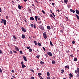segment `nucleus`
Wrapping results in <instances>:
<instances>
[{
	"mask_svg": "<svg viewBox=\"0 0 79 79\" xmlns=\"http://www.w3.org/2000/svg\"><path fill=\"white\" fill-rule=\"evenodd\" d=\"M1 23H4V25L6 26V21L5 19H2L1 21Z\"/></svg>",
	"mask_w": 79,
	"mask_h": 79,
	"instance_id": "1",
	"label": "nucleus"
},
{
	"mask_svg": "<svg viewBox=\"0 0 79 79\" xmlns=\"http://www.w3.org/2000/svg\"><path fill=\"white\" fill-rule=\"evenodd\" d=\"M35 21L36 22L37 21L38 19V20H40V16H35Z\"/></svg>",
	"mask_w": 79,
	"mask_h": 79,
	"instance_id": "2",
	"label": "nucleus"
},
{
	"mask_svg": "<svg viewBox=\"0 0 79 79\" xmlns=\"http://www.w3.org/2000/svg\"><path fill=\"white\" fill-rule=\"evenodd\" d=\"M43 37H44V38L46 39H47V33L46 32H44L43 33Z\"/></svg>",
	"mask_w": 79,
	"mask_h": 79,
	"instance_id": "3",
	"label": "nucleus"
},
{
	"mask_svg": "<svg viewBox=\"0 0 79 79\" xmlns=\"http://www.w3.org/2000/svg\"><path fill=\"white\" fill-rule=\"evenodd\" d=\"M21 29L22 31L23 32H26V30L25 29V28H24V27H22Z\"/></svg>",
	"mask_w": 79,
	"mask_h": 79,
	"instance_id": "4",
	"label": "nucleus"
},
{
	"mask_svg": "<svg viewBox=\"0 0 79 79\" xmlns=\"http://www.w3.org/2000/svg\"><path fill=\"white\" fill-rule=\"evenodd\" d=\"M47 54L48 55H49V56H53V54L51 53L50 52H47Z\"/></svg>",
	"mask_w": 79,
	"mask_h": 79,
	"instance_id": "5",
	"label": "nucleus"
},
{
	"mask_svg": "<svg viewBox=\"0 0 79 79\" xmlns=\"http://www.w3.org/2000/svg\"><path fill=\"white\" fill-rule=\"evenodd\" d=\"M40 29L42 30V31L43 30H44V27L42 25H41L39 27Z\"/></svg>",
	"mask_w": 79,
	"mask_h": 79,
	"instance_id": "6",
	"label": "nucleus"
},
{
	"mask_svg": "<svg viewBox=\"0 0 79 79\" xmlns=\"http://www.w3.org/2000/svg\"><path fill=\"white\" fill-rule=\"evenodd\" d=\"M30 20H32L33 21H35V19H34V17H31L30 18Z\"/></svg>",
	"mask_w": 79,
	"mask_h": 79,
	"instance_id": "7",
	"label": "nucleus"
},
{
	"mask_svg": "<svg viewBox=\"0 0 79 79\" xmlns=\"http://www.w3.org/2000/svg\"><path fill=\"white\" fill-rule=\"evenodd\" d=\"M15 50L16 51H17V52H19V48L18 47H15Z\"/></svg>",
	"mask_w": 79,
	"mask_h": 79,
	"instance_id": "8",
	"label": "nucleus"
},
{
	"mask_svg": "<svg viewBox=\"0 0 79 79\" xmlns=\"http://www.w3.org/2000/svg\"><path fill=\"white\" fill-rule=\"evenodd\" d=\"M76 12L77 15H79V11L78 10H77V9H76Z\"/></svg>",
	"mask_w": 79,
	"mask_h": 79,
	"instance_id": "9",
	"label": "nucleus"
},
{
	"mask_svg": "<svg viewBox=\"0 0 79 79\" xmlns=\"http://www.w3.org/2000/svg\"><path fill=\"white\" fill-rule=\"evenodd\" d=\"M23 58L24 59V60H25V61H27V58H26V56H23Z\"/></svg>",
	"mask_w": 79,
	"mask_h": 79,
	"instance_id": "10",
	"label": "nucleus"
},
{
	"mask_svg": "<svg viewBox=\"0 0 79 79\" xmlns=\"http://www.w3.org/2000/svg\"><path fill=\"white\" fill-rule=\"evenodd\" d=\"M65 68L66 69H69V65H66L65 67Z\"/></svg>",
	"mask_w": 79,
	"mask_h": 79,
	"instance_id": "11",
	"label": "nucleus"
},
{
	"mask_svg": "<svg viewBox=\"0 0 79 79\" xmlns=\"http://www.w3.org/2000/svg\"><path fill=\"white\" fill-rule=\"evenodd\" d=\"M22 37L23 39H24L25 38V35L22 34Z\"/></svg>",
	"mask_w": 79,
	"mask_h": 79,
	"instance_id": "12",
	"label": "nucleus"
},
{
	"mask_svg": "<svg viewBox=\"0 0 79 79\" xmlns=\"http://www.w3.org/2000/svg\"><path fill=\"white\" fill-rule=\"evenodd\" d=\"M55 63H56V61H55L52 60V64H55Z\"/></svg>",
	"mask_w": 79,
	"mask_h": 79,
	"instance_id": "13",
	"label": "nucleus"
},
{
	"mask_svg": "<svg viewBox=\"0 0 79 79\" xmlns=\"http://www.w3.org/2000/svg\"><path fill=\"white\" fill-rule=\"evenodd\" d=\"M38 45H39V46H40V47H41V46H42V44L39 42L38 43Z\"/></svg>",
	"mask_w": 79,
	"mask_h": 79,
	"instance_id": "14",
	"label": "nucleus"
},
{
	"mask_svg": "<svg viewBox=\"0 0 79 79\" xmlns=\"http://www.w3.org/2000/svg\"><path fill=\"white\" fill-rule=\"evenodd\" d=\"M77 58H76V57L74 58V61H77Z\"/></svg>",
	"mask_w": 79,
	"mask_h": 79,
	"instance_id": "15",
	"label": "nucleus"
},
{
	"mask_svg": "<svg viewBox=\"0 0 79 79\" xmlns=\"http://www.w3.org/2000/svg\"><path fill=\"white\" fill-rule=\"evenodd\" d=\"M47 29H49V30H50V29H51V28H50V27L49 26H47Z\"/></svg>",
	"mask_w": 79,
	"mask_h": 79,
	"instance_id": "16",
	"label": "nucleus"
},
{
	"mask_svg": "<svg viewBox=\"0 0 79 79\" xmlns=\"http://www.w3.org/2000/svg\"><path fill=\"white\" fill-rule=\"evenodd\" d=\"M61 74H63L64 73V70L62 69L60 71Z\"/></svg>",
	"mask_w": 79,
	"mask_h": 79,
	"instance_id": "17",
	"label": "nucleus"
},
{
	"mask_svg": "<svg viewBox=\"0 0 79 79\" xmlns=\"http://www.w3.org/2000/svg\"><path fill=\"white\" fill-rule=\"evenodd\" d=\"M69 76H70V77H73V74L71 73H70L69 74Z\"/></svg>",
	"mask_w": 79,
	"mask_h": 79,
	"instance_id": "18",
	"label": "nucleus"
},
{
	"mask_svg": "<svg viewBox=\"0 0 79 79\" xmlns=\"http://www.w3.org/2000/svg\"><path fill=\"white\" fill-rule=\"evenodd\" d=\"M29 11V13H32V11L31 9H29L28 10Z\"/></svg>",
	"mask_w": 79,
	"mask_h": 79,
	"instance_id": "19",
	"label": "nucleus"
},
{
	"mask_svg": "<svg viewBox=\"0 0 79 79\" xmlns=\"http://www.w3.org/2000/svg\"><path fill=\"white\" fill-rule=\"evenodd\" d=\"M18 7L19 8V10H21V6L19 5L18 6Z\"/></svg>",
	"mask_w": 79,
	"mask_h": 79,
	"instance_id": "20",
	"label": "nucleus"
},
{
	"mask_svg": "<svg viewBox=\"0 0 79 79\" xmlns=\"http://www.w3.org/2000/svg\"><path fill=\"white\" fill-rule=\"evenodd\" d=\"M64 2L65 3L67 4V3L68 2V0H64Z\"/></svg>",
	"mask_w": 79,
	"mask_h": 79,
	"instance_id": "21",
	"label": "nucleus"
},
{
	"mask_svg": "<svg viewBox=\"0 0 79 79\" xmlns=\"http://www.w3.org/2000/svg\"><path fill=\"white\" fill-rule=\"evenodd\" d=\"M77 71L78 74H79V68H78L77 69Z\"/></svg>",
	"mask_w": 79,
	"mask_h": 79,
	"instance_id": "22",
	"label": "nucleus"
},
{
	"mask_svg": "<svg viewBox=\"0 0 79 79\" xmlns=\"http://www.w3.org/2000/svg\"><path fill=\"white\" fill-rule=\"evenodd\" d=\"M29 51L30 52H32V50L31 48H30L29 49Z\"/></svg>",
	"mask_w": 79,
	"mask_h": 79,
	"instance_id": "23",
	"label": "nucleus"
},
{
	"mask_svg": "<svg viewBox=\"0 0 79 79\" xmlns=\"http://www.w3.org/2000/svg\"><path fill=\"white\" fill-rule=\"evenodd\" d=\"M40 63L41 64H44V62H43V61H40Z\"/></svg>",
	"mask_w": 79,
	"mask_h": 79,
	"instance_id": "24",
	"label": "nucleus"
},
{
	"mask_svg": "<svg viewBox=\"0 0 79 79\" xmlns=\"http://www.w3.org/2000/svg\"><path fill=\"white\" fill-rule=\"evenodd\" d=\"M22 67L23 68H26V65H25L24 64V65H22Z\"/></svg>",
	"mask_w": 79,
	"mask_h": 79,
	"instance_id": "25",
	"label": "nucleus"
},
{
	"mask_svg": "<svg viewBox=\"0 0 79 79\" xmlns=\"http://www.w3.org/2000/svg\"><path fill=\"white\" fill-rule=\"evenodd\" d=\"M34 43H35V45H37V42H36V41H35Z\"/></svg>",
	"mask_w": 79,
	"mask_h": 79,
	"instance_id": "26",
	"label": "nucleus"
},
{
	"mask_svg": "<svg viewBox=\"0 0 79 79\" xmlns=\"http://www.w3.org/2000/svg\"><path fill=\"white\" fill-rule=\"evenodd\" d=\"M30 70L31 72H32L33 73H34V70L32 69H30Z\"/></svg>",
	"mask_w": 79,
	"mask_h": 79,
	"instance_id": "27",
	"label": "nucleus"
},
{
	"mask_svg": "<svg viewBox=\"0 0 79 79\" xmlns=\"http://www.w3.org/2000/svg\"><path fill=\"white\" fill-rule=\"evenodd\" d=\"M50 44L51 46H53V44H52V43L51 42V41H50Z\"/></svg>",
	"mask_w": 79,
	"mask_h": 79,
	"instance_id": "28",
	"label": "nucleus"
},
{
	"mask_svg": "<svg viewBox=\"0 0 79 79\" xmlns=\"http://www.w3.org/2000/svg\"><path fill=\"white\" fill-rule=\"evenodd\" d=\"M47 75L48 76H50V73H49V72L47 73Z\"/></svg>",
	"mask_w": 79,
	"mask_h": 79,
	"instance_id": "29",
	"label": "nucleus"
},
{
	"mask_svg": "<svg viewBox=\"0 0 79 79\" xmlns=\"http://www.w3.org/2000/svg\"><path fill=\"white\" fill-rule=\"evenodd\" d=\"M50 17H51V18H54V17L53 16V15H52V14L50 15Z\"/></svg>",
	"mask_w": 79,
	"mask_h": 79,
	"instance_id": "30",
	"label": "nucleus"
},
{
	"mask_svg": "<svg viewBox=\"0 0 79 79\" xmlns=\"http://www.w3.org/2000/svg\"><path fill=\"white\" fill-rule=\"evenodd\" d=\"M43 50H44V52H46V51H45L46 50V49H45L44 47H43Z\"/></svg>",
	"mask_w": 79,
	"mask_h": 79,
	"instance_id": "31",
	"label": "nucleus"
},
{
	"mask_svg": "<svg viewBox=\"0 0 79 79\" xmlns=\"http://www.w3.org/2000/svg\"><path fill=\"white\" fill-rule=\"evenodd\" d=\"M13 38L14 39H16V37H15V36L14 35H13Z\"/></svg>",
	"mask_w": 79,
	"mask_h": 79,
	"instance_id": "32",
	"label": "nucleus"
},
{
	"mask_svg": "<svg viewBox=\"0 0 79 79\" xmlns=\"http://www.w3.org/2000/svg\"><path fill=\"white\" fill-rule=\"evenodd\" d=\"M38 75L39 76H41V75H42V73H38Z\"/></svg>",
	"mask_w": 79,
	"mask_h": 79,
	"instance_id": "33",
	"label": "nucleus"
},
{
	"mask_svg": "<svg viewBox=\"0 0 79 79\" xmlns=\"http://www.w3.org/2000/svg\"><path fill=\"white\" fill-rule=\"evenodd\" d=\"M21 64H22V66L23 65H24V62L23 61H22L21 62Z\"/></svg>",
	"mask_w": 79,
	"mask_h": 79,
	"instance_id": "34",
	"label": "nucleus"
},
{
	"mask_svg": "<svg viewBox=\"0 0 79 79\" xmlns=\"http://www.w3.org/2000/svg\"><path fill=\"white\" fill-rule=\"evenodd\" d=\"M26 48H27V49H29L31 48V47H30V46H29V47H26Z\"/></svg>",
	"mask_w": 79,
	"mask_h": 79,
	"instance_id": "35",
	"label": "nucleus"
},
{
	"mask_svg": "<svg viewBox=\"0 0 79 79\" xmlns=\"http://www.w3.org/2000/svg\"><path fill=\"white\" fill-rule=\"evenodd\" d=\"M33 26H34L33 27L34 28H36V27L35 26V24H34Z\"/></svg>",
	"mask_w": 79,
	"mask_h": 79,
	"instance_id": "36",
	"label": "nucleus"
},
{
	"mask_svg": "<svg viewBox=\"0 0 79 79\" xmlns=\"http://www.w3.org/2000/svg\"><path fill=\"white\" fill-rule=\"evenodd\" d=\"M13 52L14 53H17V52L15 51H14L13 50Z\"/></svg>",
	"mask_w": 79,
	"mask_h": 79,
	"instance_id": "37",
	"label": "nucleus"
},
{
	"mask_svg": "<svg viewBox=\"0 0 79 79\" xmlns=\"http://www.w3.org/2000/svg\"><path fill=\"white\" fill-rule=\"evenodd\" d=\"M60 31L61 32H62V33H63V32H64V31H63V30H60Z\"/></svg>",
	"mask_w": 79,
	"mask_h": 79,
	"instance_id": "38",
	"label": "nucleus"
},
{
	"mask_svg": "<svg viewBox=\"0 0 79 79\" xmlns=\"http://www.w3.org/2000/svg\"><path fill=\"white\" fill-rule=\"evenodd\" d=\"M42 12H43V13H44V14H45V11H44V10H42Z\"/></svg>",
	"mask_w": 79,
	"mask_h": 79,
	"instance_id": "39",
	"label": "nucleus"
},
{
	"mask_svg": "<svg viewBox=\"0 0 79 79\" xmlns=\"http://www.w3.org/2000/svg\"><path fill=\"white\" fill-rule=\"evenodd\" d=\"M66 18L67 19V20L68 21H69V19H68V17H66Z\"/></svg>",
	"mask_w": 79,
	"mask_h": 79,
	"instance_id": "40",
	"label": "nucleus"
},
{
	"mask_svg": "<svg viewBox=\"0 0 79 79\" xmlns=\"http://www.w3.org/2000/svg\"><path fill=\"white\" fill-rule=\"evenodd\" d=\"M20 52L21 54V55H22L23 54V52H22V51H20Z\"/></svg>",
	"mask_w": 79,
	"mask_h": 79,
	"instance_id": "41",
	"label": "nucleus"
},
{
	"mask_svg": "<svg viewBox=\"0 0 79 79\" xmlns=\"http://www.w3.org/2000/svg\"><path fill=\"white\" fill-rule=\"evenodd\" d=\"M30 26L31 27H33V26H34V25L32 24H31Z\"/></svg>",
	"mask_w": 79,
	"mask_h": 79,
	"instance_id": "42",
	"label": "nucleus"
},
{
	"mask_svg": "<svg viewBox=\"0 0 79 79\" xmlns=\"http://www.w3.org/2000/svg\"><path fill=\"white\" fill-rule=\"evenodd\" d=\"M71 5H69L68 6V8H71Z\"/></svg>",
	"mask_w": 79,
	"mask_h": 79,
	"instance_id": "43",
	"label": "nucleus"
},
{
	"mask_svg": "<svg viewBox=\"0 0 79 79\" xmlns=\"http://www.w3.org/2000/svg\"><path fill=\"white\" fill-rule=\"evenodd\" d=\"M24 21L26 23H27V21L26 19L24 20Z\"/></svg>",
	"mask_w": 79,
	"mask_h": 79,
	"instance_id": "44",
	"label": "nucleus"
},
{
	"mask_svg": "<svg viewBox=\"0 0 79 79\" xmlns=\"http://www.w3.org/2000/svg\"><path fill=\"white\" fill-rule=\"evenodd\" d=\"M2 53V54H3V52H2V51L1 50H0V54H1Z\"/></svg>",
	"mask_w": 79,
	"mask_h": 79,
	"instance_id": "45",
	"label": "nucleus"
},
{
	"mask_svg": "<svg viewBox=\"0 0 79 79\" xmlns=\"http://www.w3.org/2000/svg\"><path fill=\"white\" fill-rule=\"evenodd\" d=\"M0 73H2V69H1V68H0Z\"/></svg>",
	"mask_w": 79,
	"mask_h": 79,
	"instance_id": "46",
	"label": "nucleus"
},
{
	"mask_svg": "<svg viewBox=\"0 0 79 79\" xmlns=\"http://www.w3.org/2000/svg\"><path fill=\"white\" fill-rule=\"evenodd\" d=\"M30 79H35L34 78V77H31Z\"/></svg>",
	"mask_w": 79,
	"mask_h": 79,
	"instance_id": "47",
	"label": "nucleus"
},
{
	"mask_svg": "<svg viewBox=\"0 0 79 79\" xmlns=\"http://www.w3.org/2000/svg\"><path fill=\"white\" fill-rule=\"evenodd\" d=\"M10 54H12V53H13L12 50V51H10Z\"/></svg>",
	"mask_w": 79,
	"mask_h": 79,
	"instance_id": "48",
	"label": "nucleus"
},
{
	"mask_svg": "<svg viewBox=\"0 0 79 79\" xmlns=\"http://www.w3.org/2000/svg\"><path fill=\"white\" fill-rule=\"evenodd\" d=\"M52 5H53V6H54V5H55V3H52Z\"/></svg>",
	"mask_w": 79,
	"mask_h": 79,
	"instance_id": "49",
	"label": "nucleus"
},
{
	"mask_svg": "<svg viewBox=\"0 0 79 79\" xmlns=\"http://www.w3.org/2000/svg\"><path fill=\"white\" fill-rule=\"evenodd\" d=\"M52 15H53V16L54 17H55L56 15H54V13H52Z\"/></svg>",
	"mask_w": 79,
	"mask_h": 79,
	"instance_id": "50",
	"label": "nucleus"
},
{
	"mask_svg": "<svg viewBox=\"0 0 79 79\" xmlns=\"http://www.w3.org/2000/svg\"><path fill=\"white\" fill-rule=\"evenodd\" d=\"M41 22H42V20L41 19L40 21V22H38V23H39V24H40Z\"/></svg>",
	"mask_w": 79,
	"mask_h": 79,
	"instance_id": "51",
	"label": "nucleus"
},
{
	"mask_svg": "<svg viewBox=\"0 0 79 79\" xmlns=\"http://www.w3.org/2000/svg\"><path fill=\"white\" fill-rule=\"evenodd\" d=\"M76 76L77 77L79 78V74H77V75Z\"/></svg>",
	"mask_w": 79,
	"mask_h": 79,
	"instance_id": "52",
	"label": "nucleus"
},
{
	"mask_svg": "<svg viewBox=\"0 0 79 79\" xmlns=\"http://www.w3.org/2000/svg\"><path fill=\"white\" fill-rule=\"evenodd\" d=\"M40 57V56H36V58H39Z\"/></svg>",
	"mask_w": 79,
	"mask_h": 79,
	"instance_id": "53",
	"label": "nucleus"
},
{
	"mask_svg": "<svg viewBox=\"0 0 79 79\" xmlns=\"http://www.w3.org/2000/svg\"><path fill=\"white\" fill-rule=\"evenodd\" d=\"M47 79H51L50 78V77H47Z\"/></svg>",
	"mask_w": 79,
	"mask_h": 79,
	"instance_id": "54",
	"label": "nucleus"
},
{
	"mask_svg": "<svg viewBox=\"0 0 79 79\" xmlns=\"http://www.w3.org/2000/svg\"><path fill=\"white\" fill-rule=\"evenodd\" d=\"M72 44H75V41H73L72 42Z\"/></svg>",
	"mask_w": 79,
	"mask_h": 79,
	"instance_id": "55",
	"label": "nucleus"
},
{
	"mask_svg": "<svg viewBox=\"0 0 79 79\" xmlns=\"http://www.w3.org/2000/svg\"><path fill=\"white\" fill-rule=\"evenodd\" d=\"M40 79H44V78H43L42 77L40 76Z\"/></svg>",
	"mask_w": 79,
	"mask_h": 79,
	"instance_id": "56",
	"label": "nucleus"
},
{
	"mask_svg": "<svg viewBox=\"0 0 79 79\" xmlns=\"http://www.w3.org/2000/svg\"><path fill=\"white\" fill-rule=\"evenodd\" d=\"M70 56L71 57H73V55H70Z\"/></svg>",
	"mask_w": 79,
	"mask_h": 79,
	"instance_id": "57",
	"label": "nucleus"
},
{
	"mask_svg": "<svg viewBox=\"0 0 79 79\" xmlns=\"http://www.w3.org/2000/svg\"><path fill=\"white\" fill-rule=\"evenodd\" d=\"M6 19H8V16H6Z\"/></svg>",
	"mask_w": 79,
	"mask_h": 79,
	"instance_id": "58",
	"label": "nucleus"
},
{
	"mask_svg": "<svg viewBox=\"0 0 79 79\" xmlns=\"http://www.w3.org/2000/svg\"><path fill=\"white\" fill-rule=\"evenodd\" d=\"M77 70H75V73H76V74H77Z\"/></svg>",
	"mask_w": 79,
	"mask_h": 79,
	"instance_id": "59",
	"label": "nucleus"
},
{
	"mask_svg": "<svg viewBox=\"0 0 79 79\" xmlns=\"http://www.w3.org/2000/svg\"><path fill=\"white\" fill-rule=\"evenodd\" d=\"M56 10L57 11H58V13H60V11H59V10Z\"/></svg>",
	"mask_w": 79,
	"mask_h": 79,
	"instance_id": "60",
	"label": "nucleus"
},
{
	"mask_svg": "<svg viewBox=\"0 0 79 79\" xmlns=\"http://www.w3.org/2000/svg\"><path fill=\"white\" fill-rule=\"evenodd\" d=\"M72 12L73 13H75V11L74 10H72Z\"/></svg>",
	"mask_w": 79,
	"mask_h": 79,
	"instance_id": "61",
	"label": "nucleus"
},
{
	"mask_svg": "<svg viewBox=\"0 0 79 79\" xmlns=\"http://www.w3.org/2000/svg\"><path fill=\"white\" fill-rule=\"evenodd\" d=\"M11 72L12 73H15V71L13 70H12Z\"/></svg>",
	"mask_w": 79,
	"mask_h": 79,
	"instance_id": "62",
	"label": "nucleus"
},
{
	"mask_svg": "<svg viewBox=\"0 0 79 79\" xmlns=\"http://www.w3.org/2000/svg\"><path fill=\"white\" fill-rule=\"evenodd\" d=\"M1 12H2V9H1V8L0 7V13Z\"/></svg>",
	"mask_w": 79,
	"mask_h": 79,
	"instance_id": "63",
	"label": "nucleus"
},
{
	"mask_svg": "<svg viewBox=\"0 0 79 79\" xmlns=\"http://www.w3.org/2000/svg\"><path fill=\"white\" fill-rule=\"evenodd\" d=\"M77 19L79 20V16H78V17H77Z\"/></svg>",
	"mask_w": 79,
	"mask_h": 79,
	"instance_id": "64",
	"label": "nucleus"
}]
</instances>
